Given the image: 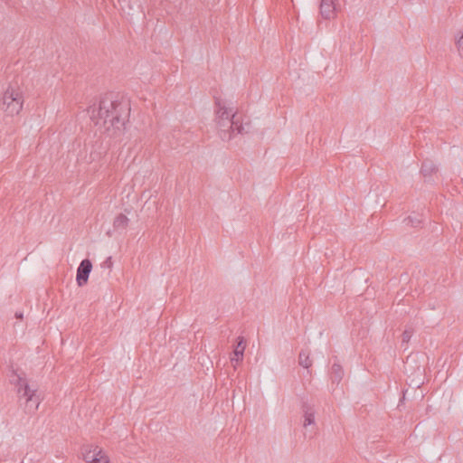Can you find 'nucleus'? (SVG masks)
I'll list each match as a JSON object with an SVG mask.
<instances>
[{
	"label": "nucleus",
	"instance_id": "obj_1",
	"mask_svg": "<svg viewBox=\"0 0 463 463\" xmlns=\"http://www.w3.org/2000/svg\"><path fill=\"white\" fill-rule=\"evenodd\" d=\"M130 112L129 101L118 94H105L98 105L88 109L91 121L107 137L120 140Z\"/></svg>",
	"mask_w": 463,
	"mask_h": 463
},
{
	"label": "nucleus",
	"instance_id": "obj_2",
	"mask_svg": "<svg viewBox=\"0 0 463 463\" xmlns=\"http://www.w3.org/2000/svg\"><path fill=\"white\" fill-rule=\"evenodd\" d=\"M215 120L219 128L220 137L224 141L231 140L230 130L237 131L240 134L247 132L240 121L238 113L232 108H227L220 99H215Z\"/></svg>",
	"mask_w": 463,
	"mask_h": 463
},
{
	"label": "nucleus",
	"instance_id": "obj_3",
	"mask_svg": "<svg viewBox=\"0 0 463 463\" xmlns=\"http://www.w3.org/2000/svg\"><path fill=\"white\" fill-rule=\"evenodd\" d=\"M16 379L12 382L17 388V393L20 399H25V410L28 413L34 412L40 404L39 396L36 394V390L31 389L28 381L25 377L16 374Z\"/></svg>",
	"mask_w": 463,
	"mask_h": 463
},
{
	"label": "nucleus",
	"instance_id": "obj_4",
	"mask_svg": "<svg viewBox=\"0 0 463 463\" xmlns=\"http://www.w3.org/2000/svg\"><path fill=\"white\" fill-rule=\"evenodd\" d=\"M24 97L19 89L9 87L2 98L1 109L8 116L17 115L23 109Z\"/></svg>",
	"mask_w": 463,
	"mask_h": 463
},
{
	"label": "nucleus",
	"instance_id": "obj_5",
	"mask_svg": "<svg viewBox=\"0 0 463 463\" xmlns=\"http://www.w3.org/2000/svg\"><path fill=\"white\" fill-rule=\"evenodd\" d=\"M103 454L102 449L98 446L87 445L82 449L83 459L88 463H99Z\"/></svg>",
	"mask_w": 463,
	"mask_h": 463
},
{
	"label": "nucleus",
	"instance_id": "obj_6",
	"mask_svg": "<svg viewBox=\"0 0 463 463\" xmlns=\"http://www.w3.org/2000/svg\"><path fill=\"white\" fill-rule=\"evenodd\" d=\"M92 264L88 259L83 260L77 269V282L79 286H83L87 283L89 275L91 271Z\"/></svg>",
	"mask_w": 463,
	"mask_h": 463
},
{
	"label": "nucleus",
	"instance_id": "obj_7",
	"mask_svg": "<svg viewBox=\"0 0 463 463\" xmlns=\"http://www.w3.org/2000/svg\"><path fill=\"white\" fill-rule=\"evenodd\" d=\"M335 0H321L320 14L324 19L330 20L335 17L336 6Z\"/></svg>",
	"mask_w": 463,
	"mask_h": 463
},
{
	"label": "nucleus",
	"instance_id": "obj_8",
	"mask_svg": "<svg viewBox=\"0 0 463 463\" xmlns=\"http://www.w3.org/2000/svg\"><path fill=\"white\" fill-rule=\"evenodd\" d=\"M344 369L339 364H333L330 372V378L333 383H339L344 377Z\"/></svg>",
	"mask_w": 463,
	"mask_h": 463
},
{
	"label": "nucleus",
	"instance_id": "obj_9",
	"mask_svg": "<svg viewBox=\"0 0 463 463\" xmlns=\"http://www.w3.org/2000/svg\"><path fill=\"white\" fill-rule=\"evenodd\" d=\"M245 350V344L243 337H238V344L234 349V358H232V362L235 361L236 363L240 362L243 358V353Z\"/></svg>",
	"mask_w": 463,
	"mask_h": 463
},
{
	"label": "nucleus",
	"instance_id": "obj_10",
	"mask_svg": "<svg viewBox=\"0 0 463 463\" xmlns=\"http://www.w3.org/2000/svg\"><path fill=\"white\" fill-rule=\"evenodd\" d=\"M438 171L437 166L431 161H424L421 165L420 173L424 177H430L432 174Z\"/></svg>",
	"mask_w": 463,
	"mask_h": 463
},
{
	"label": "nucleus",
	"instance_id": "obj_11",
	"mask_svg": "<svg viewBox=\"0 0 463 463\" xmlns=\"http://www.w3.org/2000/svg\"><path fill=\"white\" fill-rule=\"evenodd\" d=\"M315 423V412L308 405L304 406V427Z\"/></svg>",
	"mask_w": 463,
	"mask_h": 463
},
{
	"label": "nucleus",
	"instance_id": "obj_12",
	"mask_svg": "<svg viewBox=\"0 0 463 463\" xmlns=\"http://www.w3.org/2000/svg\"><path fill=\"white\" fill-rule=\"evenodd\" d=\"M128 224V218L123 214V213H120L118 214L115 220H114V222H113V226L115 229H121V230H124L127 228Z\"/></svg>",
	"mask_w": 463,
	"mask_h": 463
},
{
	"label": "nucleus",
	"instance_id": "obj_13",
	"mask_svg": "<svg viewBox=\"0 0 463 463\" xmlns=\"http://www.w3.org/2000/svg\"><path fill=\"white\" fill-rule=\"evenodd\" d=\"M298 363L304 368L308 369L312 365V360L309 357V353L302 350L298 355Z\"/></svg>",
	"mask_w": 463,
	"mask_h": 463
},
{
	"label": "nucleus",
	"instance_id": "obj_14",
	"mask_svg": "<svg viewBox=\"0 0 463 463\" xmlns=\"http://www.w3.org/2000/svg\"><path fill=\"white\" fill-rule=\"evenodd\" d=\"M413 334L412 328H407L403 331L402 336V344H407L411 340Z\"/></svg>",
	"mask_w": 463,
	"mask_h": 463
},
{
	"label": "nucleus",
	"instance_id": "obj_15",
	"mask_svg": "<svg viewBox=\"0 0 463 463\" xmlns=\"http://www.w3.org/2000/svg\"><path fill=\"white\" fill-rule=\"evenodd\" d=\"M404 222H406L407 225L417 227L421 222V220L417 217L409 216L404 220Z\"/></svg>",
	"mask_w": 463,
	"mask_h": 463
},
{
	"label": "nucleus",
	"instance_id": "obj_16",
	"mask_svg": "<svg viewBox=\"0 0 463 463\" xmlns=\"http://www.w3.org/2000/svg\"><path fill=\"white\" fill-rule=\"evenodd\" d=\"M456 45L458 51V54L463 58V33L456 41Z\"/></svg>",
	"mask_w": 463,
	"mask_h": 463
},
{
	"label": "nucleus",
	"instance_id": "obj_17",
	"mask_svg": "<svg viewBox=\"0 0 463 463\" xmlns=\"http://www.w3.org/2000/svg\"><path fill=\"white\" fill-rule=\"evenodd\" d=\"M105 264L108 265V267H110L112 262H111V257H109L106 261H105Z\"/></svg>",
	"mask_w": 463,
	"mask_h": 463
},
{
	"label": "nucleus",
	"instance_id": "obj_18",
	"mask_svg": "<svg viewBox=\"0 0 463 463\" xmlns=\"http://www.w3.org/2000/svg\"><path fill=\"white\" fill-rule=\"evenodd\" d=\"M15 317H16V318H18V319H22V318H23V314H22V313H18V312H17V313H15Z\"/></svg>",
	"mask_w": 463,
	"mask_h": 463
},
{
	"label": "nucleus",
	"instance_id": "obj_19",
	"mask_svg": "<svg viewBox=\"0 0 463 463\" xmlns=\"http://www.w3.org/2000/svg\"><path fill=\"white\" fill-rule=\"evenodd\" d=\"M410 359H411V357H410V356H408V357H407V360H406V362H405V364H406V365H408Z\"/></svg>",
	"mask_w": 463,
	"mask_h": 463
}]
</instances>
